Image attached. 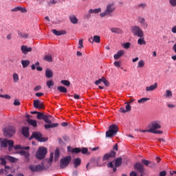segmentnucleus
<instances>
[{
  "mask_svg": "<svg viewBox=\"0 0 176 176\" xmlns=\"http://www.w3.org/2000/svg\"><path fill=\"white\" fill-rule=\"evenodd\" d=\"M147 129H150V132L153 134H163L162 131H159L162 129V122L160 120H154L148 126Z\"/></svg>",
  "mask_w": 176,
  "mask_h": 176,
  "instance_id": "obj_1",
  "label": "nucleus"
},
{
  "mask_svg": "<svg viewBox=\"0 0 176 176\" xmlns=\"http://www.w3.org/2000/svg\"><path fill=\"white\" fill-rule=\"evenodd\" d=\"M116 10V6L115 2L109 3L106 6V8L103 12L99 14L100 17L104 18L107 16H111L113 12Z\"/></svg>",
  "mask_w": 176,
  "mask_h": 176,
  "instance_id": "obj_2",
  "label": "nucleus"
},
{
  "mask_svg": "<svg viewBox=\"0 0 176 176\" xmlns=\"http://www.w3.org/2000/svg\"><path fill=\"white\" fill-rule=\"evenodd\" d=\"M130 31L134 36H138V38H144V31L142 29L137 25H132L130 28Z\"/></svg>",
  "mask_w": 176,
  "mask_h": 176,
  "instance_id": "obj_3",
  "label": "nucleus"
},
{
  "mask_svg": "<svg viewBox=\"0 0 176 176\" xmlns=\"http://www.w3.org/2000/svg\"><path fill=\"white\" fill-rule=\"evenodd\" d=\"M119 131V128L116 124L110 125L109 130L106 132V137L108 138H111V137H113Z\"/></svg>",
  "mask_w": 176,
  "mask_h": 176,
  "instance_id": "obj_4",
  "label": "nucleus"
},
{
  "mask_svg": "<svg viewBox=\"0 0 176 176\" xmlns=\"http://www.w3.org/2000/svg\"><path fill=\"white\" fill-rule=\"evenodd\" d=\"M0 145L3 146V148H6L8 145V149L9 151H12L13 148H14V142L13 140H9L8 139H4L2 140V139H0Z\"/></svg>",
  "mask_w": 176,
  "mask_h": 176,
  "instance_id": "obj_5",
  "label": "nucleus"
},
{
  "mask_svg": "<svg viewBox=\"0 0 176 176\" xmlns=\"http://www.w3.org/2000/svg\"><path fill=\"white\" fill-rule=\"evenodd\" d=\"M46 153H47V149L43 146L40 147L36 153V157L37 159L42 160L46 156Z\"/></svg>",
  "mask_w": 176,
  "mask_h": 176,
  "instance_id": "obj_6",
  "label": "nucleus"
},
{
  "mask_svg": "<svg viewBox=\"0 0 176 176\" xmlns=\"http://www.w3.org/2000/svg\"><path fill=\"white\" fill-rule=\"evenodd\" d=\"M71 156H67L65 157H63L60 161V168H66V167H68V165L71 162Z\"/></svg>",
  "mask_w": 176,
  "mask_h": 176,
  "instance_id": "obj_7",
  "label": "nucleus"
},
{
  "mask_svg": "<svg viewBox=\"0 0 176 176\" xmlns=\"http://www.w3.org/2000/svg\"><path fill=\"white\" fill-rule=\"evenodd\" d=\"M32 138H35V140H36L39 142H46V141H47L48 140L47 138L42 137V133H41L40 132H34L30 138V140Z\"/></svg>",
  "mask_w": 176,
  "mask_h": 176,
  "instance_id": "obj_8",
  "label": "nucleus"
},
{
  "mask_svg": "<svg viewBox=\"0 0 176 176\" xmlns=\"http://www.w3.org/2000/svg\"><path fill=\"white\" fill-rule=\"evenodd\" d=\"M30 170L32 171L33 173H35L36 171H43V170H45V166L43 164L39 165H30L29 166Z\"/></svg>",
  "mask_w": 176,
  "mask_h": 176,
  "instance_id": "obj_9",
  "label": "nucleus"
},
{
  "mask_svg": "<svg viewBox=\"0 0 176 176\" xmlns=\"http://www.w3.org/2000/svg\"><path fill=\"white\" fill-rule=\"evenodd\" d=\"M138 22L140 24L142 28H147L148 26V22H146V21L145 20V18L141 16H138Z\"/></svg>",
  "mask_w": 176,
  "mask_h": 176,
  "instance_id": "obj_10",
  "label": "nucleus"
},
{
  "mask_svg": "<svg viewBox=\"0 0 176 176\" xmlns=\"http://www.w3.org/2000/svg\"><path fill=\"white\" fill-rule=\"evenodd\" d=\"M115 155H116V153L113 151H111L109 153H106L102 158L103 162H105V160H109L111 157H115Z\"/></svg>",
  "mask_w": 176,
  "mask_h": 176,
  "instance_id": "obj_11",
  "label": "nucleus"
},
{
  "mask_svg": "<svg viewBox=\"0 0 176 176\" xmlns=\"http://www.w3.org/2000/svg\"><path fill=\"white\" fill-rule=\"evenodd\" d=\"M14 133H15L14 127L10 126L6 130V131L4 132V134L7 137H12V135H13Z\"/></svg>",
  "mask_w": 176,
  "mask_h": 176,
  "instance_id": "obj_12",
  "label": "nucleus"
},
{
  "mask_svg": "<svg viewBox=\"0 0 176 176\" xmlns=\"http://www.w3.org/2000/svg\"><path fill=\"white\" fill-rule=\"evenodd\" d=\"M33 105L37 109H43V103L41 100H36L34 101Z\"/></svg>",
  "mask_w": 176,
  "mask_h": 176,
  "instance_id": "obj_13",
  "label": "nucleus"
},
{
  "mask_svg": "<svg viewBox=\"0 0 176 176\" xmlns=\"http://www.w3.org/2000/svg\"><path fill=\"white\" fill-rule=\"evenodd\" d=\"M21 50L23 54H27L30 53V52H32V48L31 47H27V45H22Z\"/></svg>",
  "mask_w": 176,
  "mask_h": 176,
  "instance_id": "obj_14",
  "label": "nucleus"
},
{
  "mask_svg": "<svg viewBox=\"0 0 176 176\" xmlns=\"http://www.w3.org/2000/svg\"><path fill=\"white\" fill-rule=\"evenodd\" d=\"M134 168H135V170L139 171L140 174H144V165H142V164L137 163L136 164L134 165Z\"/></svg>",
  "mask_w": 176,
  "mask_h": 176,
  "instance_id": "obj_15",
  "label": "nucleus"
},
{
  "mask_svg": "<svg viewBox=\"0 0 176 176\" xmlns=\"http://www.w3.org/2000/svg\"><path fill=\"white\" fill-rule=\"evenodd\" d=\"M102 12V9L101 8H98L95 9H89L88 13L89 14H98V13H101Z\"/></svg>",
  "mask_w": 176,
  "mask_h": 176,
  "instance_id": "obj_16",
  "label": "nucleus"
},
{
  "mask_svg": "<svg viewBox=\"0 0 176 176\" xmlns=\"http://www.w3.org/2000/svg\"><path fill=\"white\" fill-rule=\"evenodd\" d=\"M52 32L56 35V36H60V35H65L67 34V32L65 30H52Z\"/></svg>",
  "mask_w": 176,
  "mask_h": 176,
  "instance_id": "obj_17",
  "label": "nucleus"
},
{
  "mask_svg": "<svg viewBox=\"0 0 176 176\" xmlns=\"http://www.w3.org/2000/svg\"><path fill=\"white\" fill-rule=\"evenodd\" d=\"M157 87V82H155L153 85L146 87V91H153L156 90Z\"/></svg>",
  "mask_w": 176,
  "mask_h": 176,
  "instance_id": "obj_18",
  "label": "nucleus"
},
{
  "mask_svg": "<svg viewBox=\"0 0 176 176\" xmlns=\"http://www.w3.org/2000/svg\"><path fill=\"white\" fill-rule=\"evenodd\" d=\"M67 151L68 152H72V153H79V152H81V150L80 148H73L71 146H67Z\"/></svg>",
  "mask_w": 176,
  "mask_h": 176,
  "instance_id": "obj_19",
  "label": "nucleus"
},
{
  "mask_svg": "<svg viewBox=\"0 0 176 176\" xmlns=\"http://www.w3.org/2000/svg\"><path fill=\"white\" fill-rule=\"evenodd\" d=\"M30 128H28V126H23L22 128V134L25 136V137H30Z\"/></svg>",
  "mask_w": 176,
  "mask_h": 176,
  "instance_id": "obj_20",
  "label": "nucleus"
},
{
  "mask_svg": "<svg viewBox=\"0 0 176 176\" xmlns=\"http://www.w3.org/2000/svg\"><path fill=\"white\" fill-rule=\"evenodd\" d=\"M124 54V50L118 51L117 54H116L113 56L114 60H119V58H120V57H122Z\"/></svg>",
  "mask_w": 176,
  "mask_h": 176,
  "instance_id": "obj_21",
  "label": "nucleus"
},
{
  "mask_svg": "<svg viewBox=\"0 0 176 176\" xmlns=\"http://www.w3.org/2000/svg\"><path fill=\"white\" fill-rule=\"evenodd\" d=\"M69 20L72 24H78L79 19L75 15H70Z\"/></svg>",
  "mask_w": 176,
  "mask_h": 176,
  "instance_id": "obj_22",
  "label": "nucleus"
},
{
  "mask_svg": "<svg viewBox=\"0 0 176 176\" xmlns=\"http://www.w3.org/2000/svg\"><path fill=\"white\" fill-rule=\"evenodd\" d=\"M81 163H82V161L80 160V158H76L73 160V164H74L75 168H77V167H79Z\"/></svg>",
  "mask_w": 176,
  "mask_h": 176,
  "instance_id": "obj_23",
  "label": "nucleus"
},
{
  "mask_svg": "<svg viewBox=\"0 0 176 176\" xmlns=\"http://www.w3.org/2000/svg\"><path fill=\"white\" fill-rule=\"evenodd\" d=\"M111 31L113 34H122L123 32V30L119 28H111Z\"/></svg>",
  "mask_w": 176,
  "mask_h": 176,
  "instance_id": "obj_24",
  "label": "nucleus"
},
{
  "mask_svg": "<svg viewBox=\"0 0 176 176\" xmlns=\"http://www.w3.org/2000/svg\"><path fill=\"white\" fill-rule=\"evenodd\" d=\"M45 76L48 79H50V78H53V72L50 70V69H47L45 70Z\"/></svg>",
  "mask_w": 176,
  "mask_h": 176,
  "instance_id": "obj_25",
  "label": "nucleus"
},
{
  "mask_svg": "<svg viewBox=\"0 0 176 176\" xmlns=\"http://www.w3.org/2000/svg\"><path fill=\"white\" fill-rule=\"evenodd\" d=\"M57 126H58V123H54L52 124V122L51 123H48L47 124H45L44 126V127L45 129H54V127H57Z\"/></svg>",
  "mask_w": 176,
  "mask_h": 176,
  "instance_id": "obj_26",
  "label": "nucleus"
},
{
  "mask_svg": "<svg viewBox=\"0 0 176 176\" xmlns=\"http://www.w3.org/2000/svg\"><path fill=\"white\" fill-rule=\"evenodd\" d=\"M164 97L166 98H171V97H173V92L170 90H166L164 94Z\"/></svg>",
  "mask_w": 176,
  "mask_h": 176,
  "instance_id": "obj_27",
  "label": "nucleus"
},
{
  "mask_svg": "<svg viewBox=\"0 0 176 176\" xmlns=\"http://www.w3.org/2000/svg\"><path fill=\"white\" fill-rule=\"evenodd\" d=\"M23 68H27V67H28V65H30V62L29 60H22L21 62Z\"/></svg>",
  "mask_w": 176,
  "mask_h": 176,
  "instance_id": "obj_28",
  "label": "nucleus"
},
{
  "mask_svg": "<svg viewBox=\"0 0 176 176\" xmlns=\"http://www.w3.org/2000/svg\"><path fill=\"white\" fill-rule=\"evenodd\" d=\"M43 60L44 61H47V63H52V61H53L52 55H49V54L45 55V56L43 57Z\"/></svg>",
  "mask_w": 176,
  "mask_h": 176,
  "instance_id": "obj_29",
  "label": "nucleus"
},
{
  "mask_svg": "<svg viewBox=\"0 0 176 176\" xmlns=\"http://www.w3.org/2000/svg\"><path fill=\"white\" fill-rule=\"evenodd\" d=\"M6 159L11 162V163H16V162H17L16 158L12 157L10 155H6Z\"/></svg>",
  "mask_w": 176,
  "mask_h": 176,
  "instance_id": "obj_30",
  "label": "nucleus"
},
{
  "mask_svg": "<svg viewBox=\"0 0 176 176\" xmlns=\"http://www.w3.org/2000/svg\"><path fill=\"white\" fill-rule=\"evenodd\" d=\"M27 122L28 123H29V124H30L31 126H33V127H36L37 126L36 120L28 119Z\"/></svg>",
  "mask_w": 176,
  "mask_h": 176,
  "instance_id": "obj_31",
  "label": "nucleus"
},
{
  "mask_svg": "<svg viewBox=\"0 0 176 176\" xmlns=\"http://www.w3.org/2000/svg\"><path fill=\"white\" fill-rule=\"evenodd\" d=\"M19 153L21 156H24L25 159H28V157L30 156V153L24 150L21 151Z\"/></svg>",
  "mask_w": 176,
  "mask_h": 176,
  "instance_id": "obj_32",
  "label": "nucleus"
},
{
  "mask_svg": "<svg viewBox=\"0 0 176 176\" xmlns=\"http://www.w3.org/2000/svg\"><path fill=\"white\" fill-rule=\"evenodd\" d=\"M122 157L117 158L115 162V167H120L122 165Z\"/></svg>",
  "mask_w": 176,
  "mask_h": 176,
  "instance_id": "obj_33",
  "label": "nucleus"
},
{
  "mask_svg": "<svg viewBox=\"0 0 176 176\" xmlns=\"http://www.w3.org/2000/svg\"><path fill=\"white\" fill-rule=\"evenodd\" d=\"M144 67H145V61L144 60H139L137 68H144Z\"/></svg>",
  "mask_w": 176,
  "mask_h": 176,
  "instance_id": "obj_34",
  "label": "nucleus"
},
{
  "mask_svg": "<svg viewBox=\"0 0 176 176\" xmlns=\"http://www.w3.org/2000/svg\"><path fill=\"white\" fill-rule=\"evenodd\" d=\"M93 42L95 43H100L101 42V38L98 35H96L94 36Z\"/></svg>",
  "mask_w": 176,
  "mask_h": 176,
  "instance_id": "obj_35",
  "label": "nucleus"
},
{
  "mask_svg": "<svg viewBox=\"0 0 176 176\" xmlns=\"http://www.w3.org/2000/svg\"><path fill=\"white\" fill-rule=\"evenodd\" d=\"M46 85L48 89H52L54 86V82H53L52 80H50L46 82Z\"/></svg>",
  "mask_w": 176,
  "mask_h": 176,
  "instance_id": "obj_36",
  "label": "nucleus"
},
{
  "mask_svg": "<svg viewBox=\"0 0 176 176\" xmlns=\"http://www.w3.org/2000/svg\"><path fill=\"white\" fill-rule=\"evenodd\" d=\"M138 45H146V42L144 39V37H140L138 40Z\"/></svg>",
  "mask_w": 176,
  "mask_h": 176,
  "instance_id": "obj_37",
  "label": "nucleus"
},
{
  "mask_svg": "<svg viewBox=\"0 0 176 176\" xmlns=\"http://www.w3.org/2000/svg\"><path fill=\"white\" fill-rule=\"evenodd\" d=\"M146 101H149V98H143L138 100V104H145Z\"/></svg>",
  "mask_w": 176,
  "mask_h": 176,
  "instance_id": "obj_38",
  "label": "nucleus"
},
{
  "mask_svg": "<svg viewBox=\"0 0 176 176\" xmlns=\"http://www.w3.org/2000/svg\"><path fill=\"white\" fill-rule=\"evenodd\" d=\"M122 47H123V49H130V46H131V43H122L121 44Z\"/></svg>",
  "mask_w": 176,
  "mask_h": 176,
  "instance_id": "obj_39",
  "label": "nucleus"
},
{
  "mask_svg": "<svg viewBox=\"0 0 176 176\" xmlns=\"http://www.w3.org/2000/svg\"><path fill=\"white\" fill-rule=\"evenodd\" d=\"M12 78H13L14 83H17V82H19V74H17L16 73L13 74Z\"/></svg>",
  "mask_w": 176,
  "mask_h": 176,
  "instance_id": "obj_40",
  "label": "nucleus"
},
{
  "mask_svg": "<svg viewBox=\"0 0 176 176\" xmlns=\"http://www.w3.org/2000/svg\"><path fill=\"white\" fill-rule=\"evenodd\" d=\"M14 149H25V151H28L30 149V146H22L21 145H16L14 146Z\"/></svg>",
  "mask_w": 176,
  "mask_h": 176,
  "instance_id": "obj_41",
  "label": "nucleus"
},
{
  "mask_svg": "<svg viewBox=\"0 0 176 176\" xmlns=\"http://www.w3.org/2000/svg\"><path fill=\"white\" fill-rule=\"evenodd\" d=\"M57 90L60 91V93H67V88L65 87L59 86L57 87Z\"/></svg>",
  "mask_w": 176,
  "mask_h": 176,
  "instance_id": "obj_42",
  "label": "nucleus"
},
{
  "mask_svg": "<svg viewBox=\"0 0 176 176\" xmlns=\"http://www.w3.org/2000/svg\"><path fill=\"white\" fill-rule=\"evenodd\" d=\"M18 35L21 38H25V39L28 38V34H27V33H22L21 32H18Z\"/></svg>",
  "mask_w": 176,
  "mask_h": 176,
  "instance_id": "obj_43",
  "label": "nucleus"
},
{
  "mask_svg": "<svg viewBox=\"0 0 176 176\" xmlns=\"http://www.w3.org/2000/svg\"><path fill=\"white\" fill-rule=\"evenodd\" d=\"M0 160H1V166H6V160H8L6 158V155L4 157H1Z\"/></svg>",
  "mask_w": 176,
  "mask_h": 176,
  "instance_id": "obj_44",
  "label": "nucleus"
},
{
  "mask_svg": "<svg viewBox=\"0 0 176 176\" xmlns=\"http://www.w3.org/2000/svg\"><path fill=\"white\" fill-rule=\"evenodd\" d=\"M169 5L172 8H176V0H168Z\"/></svg>",
  "mask_w": 176,
  "mask_h": 176,
  "instance_id": "obj_45",
  "label": "nucleus"
},
{
  "mask_svg": "<svg viewBox=\"0 0 176 176\" xmlns=\"http://www.w3.org/2000/svg\"><path fill=\"white\" fill-rule=\"evenodd\" d=\"M60 83L62 85H64V86H67V87H68V86H69L71 85V82H69V81H68L67 80H62L60 81Z\"/></svg>",
  "mask_w": 176,
  "mask_h": 176,
  "instance_id": "obj_46",
  "label": "nucleus"
},
{
  "mask_svg": "<svg viewBox=\"0 0 176 176\" xmlns=\"http://www.w3.org/2000/svg\"><path fill=\"white\" fill-rule=\"evenodd\" d=\"M43 118H45V114H43V113H42L41 112L37 113V116H36L37 119L41 120V119L43 120Z\"/></svg>",
  "mask_w": 176,
  "mask_h": 176,
  "instance_id": "obj_47",
  "label": "nucleus"
},
{
  "mask_svg": "<svg viewBox=\"0 0 176 176\" xmlns=\"http://www.w3.org/2000/svg\"><path fill=\"white\" fill-rule=\"evenodd\" d=\"M43 120H44V122H45V123H52V120H50L49 119V116H47V115L44 116Z\"/></svg>",
  "mask_w": 176,
  "mask_h": 176,
  "instance_id": "obj_48",
  "label": "nucleus"
},
{
  "mask_svg": "<svg viewBox=\"0 0 176 176\" xmlns=\"http://www.w3.org/2000/svg\"><path fill=\"white\" fill-rule=\"evenodd\" d=\"M60 156V150H58V148H57L55 151V160H58V157Z\"/></svg>",
  "mask_w": 176,
  "mask_h": 176,
  "instance_id": "obj_49",
  "label": "nucleus"
},
{
  "mask_svg": "<svg viewBox=\"0 0 176 176\" xmlns=\"http://www.w3.org/2000/svg\"><path fill=\"white\" fill-rule=\"evenodd\" d=\"M146 6H148V4H146V3H140L138 5V8H140V9H145Z\"/></svg>",
  "mask_w": 176,
  "mask_h": 176,
  "instance_id": "obj_50",
  "label": "nucleus"
},
{
  "mask_svg": "<svg viewBox=\"0 0 176 176\" xmlns=\"http://www.w3.org/2000/svg\"><path fill=\"white\" fill-rule=\"evenodd\" d=\"M0 98H6V100H10V98H12V97L8 94H6V95L0 94Z\"/></svg>",
  "mask_w": 176,
  "mask_h": 176,
  "instance_id": "obj_51",
  "label": "nucleus"
},
{
  "mask_svg": "<svg viewBox=\"0 0 176 176\" xmlns=\"http://www.w3.org/2000/svg\"><path fill=\"white\" fill-rule=\"evenodd\" d=\"M78 49H82L83 48V39H80L79 41H78Z\"/></svg>",
  "mask_w": 176,
  "mask_h": 176,
  "instance_id": "obj_52",
  "label": "nucleus"
},
{
  "mask_svg": "<svg viewBox=\"0 0 176 176\" xmlns=\"http://www.w3.org/2000/svg\"><path fill=\"white\" fill-rule=\"evenodd\" d=\"M18 9L22 13H25L27 12V9H25V8H23L21 6H18Z\"/></svg>",
  "mask_w": 176,
  "mask_h": 176,
  "instance_id": "obj_53",
  "label": "nucleus"
},
{
  "mask_svg": "<svg viewBox=\"0 0 176 176\" xmlns=\"http://www.w3.org/2000/svg\"><path fill=\"white\" fill-rule=\"evenodd\" d=\"M104 85H106L107 87L109 86V82H108V80L104 78H102V81Z\"/></svg>",
  "mask_w": 176,
  "mask_h": 176,
  "instance_id": "obj_54",
  "label": "nucleus"
},
{
  "mask_svg": "<svg viewBox=\"0 0 176 176\" xmlns=\"http://www.w3.org/2000/svg\"><path fill=\"white\" fill-rule=\"evenodd\" d=\"M142 162L145 166H149V164H151V162L146 160H142Z\"/></svg>",
  "mask_w": 176,
  "mask_h": 176,
  "instance_id": "obj_55",
  "label": "nucleus"
},
{
  "mask_svg": "<svg viewBox=\"0 0 176 176\" xmlns=\"http://www.w3.org/2000/svg\"><path fill=\"white\" fill-rule=\"evenodd\" d=\"M126 112H130L131 111V106L129 104H126Z\"/></svg>",
  "mask_w": 176,
  "mask_h": 176,
  "instance_id": "obj_56",
  "label": "nucleus"
},
{
  "mask_svg": "<svg viewBox=\"0 0 176 176\" xmlns=\"http://www.w3.org/2000/svg\"><path fill=\"white\" fill-rule=\"evenodd\" d=\"M9 170H10V166L5 165V169L4 171L8 174L9 173Z\"/></svg>",
  "mask_w": 176,
  "mask_h": 176,
  "instance_id": "obj_57",
  "label": "nucleus"
},
{
  "mask_svg": "<svg viewBox=\"0 0 176 176\" xmlns=\"http://www.w3.org/2000/svg\"><path fill=\"white\" fill-rule=\"evenodd\" d=\"M114 65L117 68H120V61H115L114 62Z\"/></svg>",
  "mask_w": 176,
  "mask_h": 176,
  "instance_id": "obj_58",
  "label": "nucleus"
},
{
  "mask_svg": "<svg viewBox=\"0 0 176 176\" xmlns=\"http://www.w3.org/2000/svg\"><path fill=\"white\" fill-rule=\"evenodd\" d=\"M167 107H168V108H170V109H173L175 108V104L168 103Z\"/></svg>",
  "mask_w": 176,
  "mask_h": 176,
  "instance_id": "obj_59",
  "label": "nucleus"
},
{
  "mask_svg": "<svg viewBox=\"0 0 176 176\" xmlns=\"http://www.w3.org/2000/svg\"><path fill=\"white\" fill-rule=\"evenodd\" d=\"M170 31L172 34H176V25L173 26Z\"/></svg>",
  "mask_w": 176,
  "mask_h": 176,
  "instance_id": "obj_60",
  "label": "nucleus"
},
{
  "mask_svg": "<svg viewBox=\"0 0 176 176\" xmlns=\"http://www.w3.org/2000/svg\"><path fill=\"white\" fill-rule=\"evenodd\" d=\"M14 105H15V106H19V105H20V101H19V100H17V99L14 100Z\"/></svg>",
  "mask_w": 176,
  "mask_h": 176,
  "instance_id": "obj_61",
  "label": "nucleus"
},
{
  "mask_svg": "<svg viewBox=\"0 0 176 176\" xmlns=\"http://www.w3.org/2000/svg\"><path fill=\"white\" fill-rule=\"evenodd\" d=\"M167 175V172H166L165 170L161 171L160 173V176H166Z\"/></svg>",
  "mask_w": 176,
  "mask_h": 176,
  "instance_id": "obj_62",
  "label": "nucleus"
},
{
  "mask_svg": "<svg viewBox=\"0 0 176 176\" xmlns=\"http://www.w3.org/2000/svg\"><path fill=\"white\" fill-rule=\"evenodd\" d=\"M101 82H102V78H100V79H99V80H96V81L95 82V85H96L97 86H98V85H100V83H101Z\"/></svg>",
  "mask_w": 176,
  "mask_h": 176,
  "instance_id": "obj_63",
  "label": "nucleus"
},
{
  "mask_svg": "<svg viewBox=\"0 0 176 176\" xmlns=\"http://www.w3.org/2000/svg\"><path fill=\"white\" fill-rule=\"evenodd\" d=\"M12 33L8 34L6 36V39H8V41H10V39H12Z\"/></svg>",
  "mask_w": 176,
  "mask_h": 176,
  "instance_id": "obj_64",
  "label": "nucleus"
}]
</instances>
